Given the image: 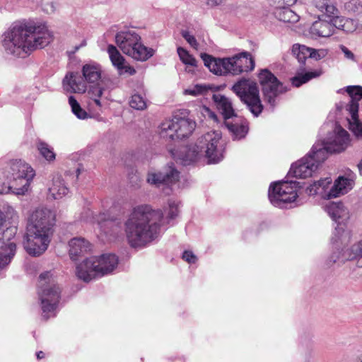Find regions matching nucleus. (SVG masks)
I'll use <instances>...</instances> for the list:
<instances>
[{"mask_svg": "<svg viewBox=\"0 0 362 362\" xmlns=\"http://www.w3.org/2000/svg\"><path fill=\"white\" fill-rule=\"evenodd\" d=\"M331 184L332 179L330 177H325L308 186L306 189V192L309 195H315L320 193L322 194V197H325V194L327 193V189Z\"/></svg>", "mask_w": 362, "mask_h": 362, "instance_id": "c9c22d12", "label": "nucleus"}, {"mask_svg": "<svg viewBox=\"0 0 362 362\" xmlns=\"http://www.w3.org/2000/svg\"><path fill=\"white\" fill-rule=\"evenodd\" d=\"M354 186L353 176H339L331 188L325 194V198L331 199L338 197L348 193Z\"/></svg>", "mask_w": 362, "mask_h": 362, "instance_id": "5701e85b", "label": "nucleus"}, {"mask_svg": "<svg viewBox=\"0 0 362 362\" xmlns=\"http://www.w3.org/2000/svg\"><path fill=\"white\" fill-rule=\"evenodd\" d=\"M313 5L322 13V17L329 18L332 23L339 16V10L329 0H313Z\"/></svg>", "mask_w": 362, "mask_h": 362, "instance_id": "c756f323", "label": "nucleus"}, {"mask_svg": "<svg viewBox=\"0 0 362 362\" xmlns=\"http://www.w3.org/2000/svg\"><path fill=\"white\" fill-rule=\"evenodd\" d=\"M359 24L360 22L358 21V19L355 21L352 18H344L339 16L334 20L333 23L334 28L346 33L354 32Z\"/></svg>", "mask_w": 362, "mask_h": 362, "instance_id": "f704fd0d", "label": "nucleus"}, {"mask_svg": "<svg viewBox=\"0 0 362 362\" xmlns=\"http://www.w3.org/2000/svg\"><path fill=\"white\" fill-rule=\"evenodd\" d=\"M214 87L206 84H197L185 90V94L197 96L206 93L209 90H212Z\"/></svg>", "mask_w": 362, "mask_h": 362, "instance_id": "a18cd8bd", "label": "nucleus"}, {"mask_svg": "<svg viewBox=\"0 0 362 362\" xmlns=\"http://www.w3.org/2000/svg\"><path fill=\"white\" fill-rule=\"evenodd\" d=\"M37 148L40 155L47 161L51 162L55 160L56 154L53 148L42 140L37 143Z\"/></svg>", "mask_w": 362, "mask_h": 362, "instance_id": "58836bf2", "label": "nucleus"}, {"mask_svg": "<svg viewBox=\"0 0 362 362\" xmlns=\"http://www.w3.org/2000/svg\"><path fill=\"white\" fill-rule=\"evenodd\" d=\"M16 216L15 210L8 204L0 202V240L11 242V237L14 236L16 228L10 227L11 220Z\"/></svg>", "mask_w": 362, "mask_h": 362, "instance_id": "dca6fc26", "label": "nucleus"}, {"mask_svg": "<svg viewBox=\"0 0 362 362\" xmlns=\"http://www.w3.org/2000/svg\"><path fill=\"white\" fill-rule=\"evenodd\" d=\"M107 52L112 64L117 69H122L123 67L124 59L121 55L117 47L112 45H109L107 47Z\"/></svg>", "mask_w": 362, "mask_h": 362, "instance_id": "a19ab883", "label": "nucleus"}, {"mask_svg": "<svg viewBox=\"0 0 362 362\" xmlns=\"http://www.w3.org/2000/svg\"><path fill=\"white\" fill-rule=\"evenodd\" d=\"M291 6L274 7V16L283 22L295 23L299 21V16L290 8Z\"/></svg>", "mask_w": 362, "mask_h": 362, "instance_id": "473e14b6", "label": "nucleus"}, {"mask_svg": "<svg viewBox=\"0 0 362 362\" xmlns=\"http://www.w3.org/2000/svg\"><path fill=\"white\" fill-rule=\"evenodd\" d=\"M37 294L43 317L48 319L54 316L59 302L61 288L50 272L40 275Z\"/></svg>", "mask_w": 362, "mask_h": 362, "instance_id": "423d86ee", "label": "nucleus"}, {"mask_svg": "<svg viewBox=\"0 0 362 362\" xmlns=\"http://www.w3.org/2000/svg\"><path fill=\"white\" fill-rule=\"evenodd\" d=\"M82 74L86 83H97L101 78L100 66L93 62L86 64L83 66Z\"/></svg>", "mask_w": 362, "mask_h": 362, "instance_id": "7c9ffc66", "label": "nucleus"}, {"mask_svg": "<svg viewBox=\"0 0 362 362\" xmlns=\"http://www.w3.org/2000/svg\"><path fill=\"white\" fill-rule=\"evenodd\" d=\"M308 52H310L309 47L305 45L296 44L292 47V52L300 63H304L308 59Z\"/></svg>", "mask_w": 362, "mask_h": 362, "instance_id": "37998d69", "label": "nucleus"}, {"mask_svg": "<svg viewBox=\"0 0 362 362\" xmlns=\"http://www.w3.org/2000/svg\"><path fill=\"white\" fill-rule=\"evenodd\" d=\"M346 119L349 129L358 140H362V122L358 119V115H350Z\"/></svg>", "mask_w": 362, "mask_h": 362, "instance_id": "4c0bfd02", "label": "nucleus"}, {"mask_svg": "<svg viewBox=\"0 0 362 362\" xmlns=\"http://www.w3.org/2000/svg\"><path fill=\"white\" fill-rule=\"evenodd\" d=\"M322 128L328 129L329 133L322 142L313 145V152L317 153L319 160H325L329 153H341L350 146L349 134L337 122H329Z\"/></svg>", "mask_w": 362, "mask_h": 362, "instance_id": "20e7f679", "label": "nucleus"}, {"mask_svg": "<svg viewBox=\"0 0 362 362\" xmlns=\"http://www.w3.org/2000/svg\"><path fill=\"white\" fill-rule=\"evenodd\" d=\"M196 127V122L188 117L176 115L171 120L163 122L160 134L163 138L171 140L182 139L190 135Z\"/></svg>", "mask_w": 362, "mask_h": 362, "instance_id": "9b49d317", "label": "nucleus"}, {"mask_svg": "<svg viewBox=\"0 0 362 362\" xmlns=\"http://www.w3.org/2000/svg\"><path fill=\"white\" fill-rule=\"evenodd\" d=\"M313 5L322 13V17L329 18L332 23L339 16V10L329 0H313Z\"/></svg>", "mask_w": 362, "mask_h": 362, "instance_id": "c85d7f7f", "label": "nucleus"}, {"mask_svg": "<svg viewBox=\"0 0 362 362\" xmlns=\"http://www.w3.org/2000/svg\"><path fill=\"white\" fill-rule=\"evenodd\" d=\"M12 190L10 185L0 184V194L9 193Z\"/></svg>", "mask_w": 362, "mask_h": 362, "instance_id": "6e6d98bb", "label": "nucleus"}, {"mask_svg": "<svg viewBox=\"0 0 362 362\" xmlns=\"http://www.w3.org/2000/svg\"><path fill=\"white\" fill-rule=\"evenodd\" d=\"M170 152L174 158L180 160L185 165H189L204 157L196 144L183 146L179 151H170Z\"/></svg>", "mask_w": 362, "mask_h": 362, "instance_id": "b1692460", "label": "nucleus"}, {"mask_svg": "<svg viewBox=\"0 0 362 362\" xmlns=\"http://www.w3.org/2000/svg\"><path fill=\"white\" fill-rule=\"evenodd\" d=\"M233 90L240 98L251 113H261L263 105L259 98V89L255 82L242 78L233 86Z\"/></svg>", "mask_w": 362, "mask_h": 362, "instance_id": "f8f14e48", "label": "nucleus"}, {"mask_svg": "<svg viewBox=\"0 0 362 362\" xmlns=\"http://www.w3.org/2000/svg\"><path fill=\"white\" fill-rule=\"evenodd\" d=\"M233 140H240L248 133L247 122L238 115H219Z\"/></svg>", "mask_w": 362, "mask_h": 362, "instance_id": "a211bd4d", "label": "nucleus"}, {"mask_svg": "<svg viewBox=\"0 0 362 362\" xmlns=\"http://www.w3.org/2000/svg\"><path fill=\"white\" fill-rule=\"evenodd\" d=\"M69 103L71 107L73 113H80L81 112L82 110L81 106L74 96H70L69 98Z\"/></svg>", "mask_w": 362, "mask_h": 362, "instance_id": "3c124183", "label": "nucleus"}, {"mask_svg": "<svg viewBox=\"0 0 362 362\" xmlns=\"http://www.w3.org/2000/svg\"><path fill=\"white\" fill-rule=\"evenodd\" d=\"M297 182L279 181L271 184L268 197L270 202L276 207L284 208L288 203H291L297 197Z\"/></svg>", "mask_w": 362, "mask_h": 362, "instance_id": "ddd939ff", "label": "nucleus"}, {"mask_svg": "<svg viewBox=\"0 0 362 362\" xmlns=\"http://www.w3.org/2000/svg\"><path fill=\"white\" fill-rule=\"evenodd\" d=\"M321 75V71H308L304 74H298L292 79V84L296 87H299L303 83H305L313 78H316Z\"/></svg>", "mask_w": 362, "mask_h": 362, "instance_id": "79ce46f5", "label": "nucleus"}, {"mask_svg": "<svg viewBox=\"0 0 362 362\" xmlns=\"http://www.w3.org/2000/svg\"><path fill=\"white\" fill-rule=\"evenodd\" d=\"M340 49H341V52L344 54V56L347 59L353 60V61L355 60L354 54L347 47H346L344 45H341Z\"/></svg>", "mask_w": 362, "mask_h": 362, "instance_id": "5fc2aeb1", "label": "nucleus"}, {"mask_svg": "<svg viewBox=\"0 0 362 362\" xmlns=\"http://www.w3.org/2000/svg\"><path fill=\"white\" fill-rule=\"evenodd\" d=\"M346 91L349 97L346 100L341 101L337 104V111H345L351 114L358 113L359 102L362 99V87L359 86H348Z\"/></svg>", "mask_w": 362, "mask_h": 362, "instance_id": "aec40b11", "label": "nucleus"}, {"mask_svg": "<svg viewBox=\"0 0 362 362\" xmlns=\"http://www.w3.org/2000/svg\"><path fill=\"white\" fill-rule=\"evenodd\" d=\"M130 106L137 110H143L146 107V103L143 98L138 94L132 96L129 101Z\"/></svg>", "mask_w": 362, "mask_h": 362, "instance_id": "49530a36", "label": "nucleus"}, {"mask_svg": "<svg viewBox=\"0 0 362 362\" xmlns=\"http://www.w3.org/2000/svg\"><path fill=\"white\" fill-rule=\"evenodd\" d=\"M77 118L79 119L85 120L89 118H95L97 120H100V119L96 117L98 115H76Z\"/></svg>", "mask_w": 362, "mask_h": 362, "instance_id": "680f3d73", "label": "nucleus"}, {"mask_svg": "<svg viewBox=\"0 0 362 362\" xmlns=\"http://www.w3.org/2000/svg\"><path fill=\"white\" fill-rule=\"evenodd\" d=\"M213 100L221 113H234L231 100L220 93L213 95Z\"/></svg>", "mask_w": 362, "mask_h": 362, "instance_id": "e433bc0d", "label": "nucleus"}, {"mask_svg": "<svg viewBox=\"0 0 362 362\" xmlns=\"http://www.w3.org/2000/svg\"><path fill=\"white\" fill-rule=\"evenodd\" d=\"M309 51L310 52H308V58H313L315 59H318L320 58V56L317 52V50L312 48H309Z\"/></svg>", "mask_w": 362, "mask_h": 362, "instance_id": "052dcab7", "label": "nucleus"}, {"mask_svg": "<svg viewBox=\"0 0 362 362\" xmlns=\"http://www.w3.org/2000/svg\"><path fill=\"white\" fill-rule=\"evenodd\" d=\"M121 71H123L124 73L128 74L129 75H134L136 73V70L134 67L130 66H126L123 64V67L122 69H119Z\"/></svg>", "mask_w": 362, "mask_h": 362, "instance_id": "4d7b16f0", "label": "nucleus"}, {"mask_svg": "<svg viewBox=\"0 0 362 362\" xmlns=\"http://www.w3.org/2000/svg\"><path fill=\"white\" fill-rule=\"evenodd\" d=\"M35 176V171L27 163L22 160H14L9 163L6 177L12 183L13 192L25 194Z\"/></svg>", "mask_w": 362, "mask_h": 362, "instance_id": "1a4fd4ad", "label": "nucleus"}, {"mask_svg": "<svg viewBox=\"0 0 362 362\" xmlns=\"http://www.w3.org/2000/svg\"><path fill=\"white\" fill-rule=\"evenodd\" d=\"M201 57L204 65L209 68L210 71L216 75H224L228 74L226 59H216L207 54H202Z\"/></svg>", "mask_w": 362, "mask_h": 362, "instance_id": "cd10ccee", "label": "nucleus"}, {"mask_svg": "<svg viewBox=\"0 0 362 362\" xmlns=\"http://www.w3.org/2000/svg\"><path fill=\"white\" fill-rule=\"evenodd\" d=\"M64 88L71 93H83L87 90V85L78 72H69L63 79Z\"/></svg>", "mask_w": 362, "mask_h": 362, "instance_id": "393cba45", "label": "nucleus"}, {"mask_svg": "<svg viewBox=\"0 0 362 362\" xmlns=\"http://www.w3.org/2000/svg\"><path fill=\"white\" fill-rule=\"evenodd\" d=\"M86 45V40H83V42H81V44L78 46H75L74 47V51L72 52V53H75L77 50H78V49L81 47H84L85 45Z\"/></svg>", "mask_w": 362, "mask_h": 362, "instance_id": "0e129e2a", "label": "nucleus"}, {"mask_svg": "<svg viewBox=\"0 0 362 362\" xmlns=\"http://www.w3.org/2000/svg\"><path fill=\"white\" fill-rule=\"evenodd\" d=\"M362 258V239L356 242L342 252H334L329 257V264H341L347 260H355Z\"/></svg>", "mask_w": 362, "mask_h": 362, "instance_id": "4be33fe9", "label": "nucleus"}, {"mask_svg": "<svg viewBox=\"0 0 362 362\" xmlns=\"http://www.w3.org/2000/svg\"><path fill=\"white\" fill-rule=\"evenodd\" d=\"M345 11L350 13L358 16V21L362 19V1L350 0L344 4Z\"/></svg>", "mask_w": 362, "mask_h": 362, "instance_id": "ea45409f", "label": "nucleus"}, {"mask_svg": "<svg viewBox=\"0 0 362 362\" xmlns=\"http://www.w3.org/2000/svg\"><path fill=\"white\" fill-rule=\"evenodd\" d=\"M324 161L319 160L313 147L309 153L291 165L288 175L296 178H307L312 176Z\"/></svg>", "mask_w": 362, "mask_h": 362, "instance_id": "4468645a", "label": "nucleus"}, {"mask_svg": "<svg viewBox=\"0 0 362 362\" xmlns=\"http://www.w3.org/2000/svg\"><path fill=\"white\" fill-rule=\"evenodd\" d=\"M42 10L48 14H52L54 13L56 6L53 2H47L42 4Z\"/></svg>", "mask_w": 362, "mask_h": 362, "instance_id": "864d4df0", "label": "nucleus"}, {"mask_svg": "<svg viewBox=\"0 0 362 362\" xmlns=\"http://www.w3.org/2000/svg\"><path fill=\"white\" fill-rule=\"evenodd\" d=\"M182 258L189 264L195 263L197 259L196 255L192 252L187 250L183 252Z\"/></svg>", "mask_w": 362, "mask_h": 362, "instance_id": "603ef678", "label": "nucleus"}, {"mask_svg": "<svg viewBox=\"0 0 362 362\" xmlns=\"http://www.w3.org/2000/svg\"><path fill=\"white\" fill-rule=\"evenodd\" d=\"M195 144L209 163H218L223 160L224 143L220 132H209L200 136Z\"/></svg>", "mask_w": 362, "mask_h": 362, "instance_id": "9d476101", "label": "nucleus"}, {"mask_svg": "<svg viewBox=\"0 0 362 362\" xmlns=\"http://www.w3.org/2000/svg\"><path fill=\"white\" fill-rule=\"evenodd\" d=\"M49 194L54 199H61L67 194L69 189L64 185L60 176H55L52 179V185L48 189Z\"/></svg>", "mask_w": 362, "mask_h": 362, "instance_id": "72a5a7b5", "label": "nucleus"}, {"mask_svg": "<svg viewBox=\"0 0 362 362\" xmlns=\"http://www.w3.org/2000/svg\"><path fill=\"white\" fill-rule=\"evenodd\" d=\"M16 245L14 242H3L0 247V270L8 265L15 255Z\"/></svg>", "mask_w": 362, "mask_h": 362, "instance_id": "2f4dec72", "label": "nucleus"}, {"mask_svg": "<svg viewBox=\"0 0 362 362\" xmlns=\"http://www.w3.org/2000/svg\"><path fill=\"white\" fill-rule=\"evenodd\" d=\"M208 119L210 122H218L219 120L218 115H207Z\"/></svg>", "mask_w": 362, "mask_h": 362, "instance_id": "e2e57ef3", "label": "nucleus"}, {"mask_svg": "<svg viewBox=\"0 0 362 362\" xmlns=\"http://www.w3.org/2000/svg\"><path fill=\"white\" fill-rule=\"evenodd\" d=\"M177 214L178 206L175 201H169L164 212L154 210L148 205L134 208L124 223V231L129 245L138 247L152 242L159 235L161 228L170 224Z\"/></svg>", "mask_w": 362, "mask_h": 362, "instance_id": "f257e3e1", "label": "nucleus"}, {"mask_svg": "<svg viewBox=\"0 0 362 362\" xmlns=\"http://www.w3.org/2000/svg\"><path fill=\"white\" fill-rule=\"evenodd\" d=\"M226 0H207V5L211 7L220 6L224 4Z\"/></svg>", "mask_w": 362, "mask_h": 362, "instance_id": "13d9d810", "label": "nucleus"}, {"mask_svg": "<svg viewBox=\"0 0 362 362\" xmlns=\"http://www.w3.org/2000/svg\"><path fill=\"white\" fill-rule=\"evenodd\" d=\"M325 211L337 225L332 237V242L345 245L348 243L352 233L347 226L349 219V211L341 202H329L325 206Z\"/></svg>", "mask_w": 362, "mask_h": 362, "instance_id": "6e6552de", "label": "nucleus"}, {"mask_svg": "<svg viewBox=\"0 0 362 362\" xmlns=\"http://www.w3.org/2000/svg\"><path fill=\"white\" fill-rule=\"evenodd\" d=\"M182 36L193 48L197 49L199 44L193 35H190L187 31H182Z\"/></svg>", "mask_w": 362, "mask_h": 362, "instance_id": "09e8293b", "label": "nucleus"}, {"mask_svg": "<svg viewBox=\"0 0 362 362\" xmlns=\"http://www.w3.org/2000/svg\"><path fill=\"white\" fill-rule=\"evenodd\" d=\"M228 74L238 75L252 71L255 68V59L250 53L243 52L232 57L226 58Z\"/></svg>", "mask_w": 362, "mask_h": 362, "instance_id": "f3484780", "label": "nucleus"}, {"mask_svg": "<svg viewBox=\"0 0 362 362\" xmlns=\"http://www.w3.org/2000/svg\"><path fill=\"white\" fill-rule=\"evenodd\" d=\"M52 40V35L45 24H16L5 34L2 46L8 54L24 57L34 49L45 47Z\"/></svg>", "mask_w": 362, "mask_h": 362, "instance_id": "f03ea898", "label": "nucleus"}, {"mask_svg": "<svg viewBox=\"0 0 362 362\" xmlns=\"http://www.w3.org/2000/svg\"><path fill=\"white\" fill-rule=\"evenodd\" d=\"M179 172L173 165H169L165 172L151 170L147 175V182L150 185L159 187L161 185H173L178 181Z\"/></svg>", "mask_w": 362, "mask_h": 362, "instance_id": "412c9836", "label": "nucleus"}, {"mask_svg": "<svg viewBox=\"0 0 362 362\" xmlns=\"http://www.w3.org/2000/svg\"><path fill=\"white\" fill-rule=\"evenodd\" d=\"M115 43L124 54L136 60L144 62L153 56V49L145 47L141 42V37L134 30L118 32Z\"/></svg>", "mask_w": 362, "mask_h": 362, "instance_id": "0eeeda50", "label": "nucleus"}, {"mask_svg": "<svg viewBox=\"0 0 362 362\" xmlns=\"http://www.w3.org/2000/svg\"><path fill=\"white\" fill-rule=\"evenodd\" d=\"M69 256L73 260L77 259L80 256L83 255L90 250V243L83 238H74L69 243Z\"/></svg>", "mask_w": 362, "mask_h": 362, "instance_id": "bb28decb", "label": "nucleus"}, {"mask_svg": "<svg viewBox=\"0 0 362 362\" xmlns=\"http://www.w3.org/2000/svg\"><path fill=\"white\" fill-rule=\"evenodd\" d=\"M36 356H37V359H42L45 357V354H44V352L40 351L36 354Z\"/></svg>", "mask_w": 362, "mask_h": 362, "instance_id": "69168bd1", "label": "nucleus"}, {"mask_svg": "<svg viewBox=\"0 0 362 362\" xmlns=\"http://www.w3.org/2000/svg\"><path fill=\"white\" fill-rule=\"evenodd\" d=\"M118 262V257L115 254L91 257L77 265L76 274L79 279L89 282L112 273L117 268Z\"/></svg>", "mask_w": 362, "mask_h": 362, "instance_id": "39448f33", "label": "nucleus"}, {"mask_svg": "<svg viewBox=\"0 0 362 362\" xmlns=\"http://www.w3.org/2000/svg\"><path fill=\"white\" fill-rule=\"evenodd\" d=\"M274 7L291 6L297 0H272Z\"/></svg>", "mask_w": 362, "mask_h": 362, "instance_id": "8fccbe9b", "label": "nucleus"}, {"mask_svg": "<svg viewBox=\"0 0 362 362\" xmlns=\"http://www.w3.org/2000/svg\"><path fill=\"white\" fill-rule=\"evenodd\" d=\"M309 51L310 52H308V58H313L315 59H318L320 58V56L317 52V50L312 48H309Z\"/></svg>", "mask_w": 362, "mask_h": 362, "instance_id": "bf43d9fd", "label": "nucleus"}, {"mask_svg": "<svg viewBox=\"0 0 362 362\" xmlns=\"http://www.w3.org/2000/svg\"><path fill=\"white\" fill-rule=\"evenodd\" d=\"M334 27L333 23L321 20L315 21L309 28V34L311 37H328L334 33Z\"/></svg>", "mask_w": 362, "mask_h": 362, "instance_id": "a878e982", "label": "nucleus"}, {"mask_svg": "<svg viewBox=\"0 0 362 362\" xmlns=\"http://www.w3.org/2000/svg\"><path fill=\"white\" fill-rule=\"evenodd\" d=\"M56 222L54 211L47 207H37L30 214L23 246L33 256H39L46 251L54 232Z\"/></svg>", "mask_w": 362, "mask_h": 362, "instance_id": "7ed1b4c3", "label": "nucleus"}, {"mask_svg": "<svg viewBox=\"0 0 362 362\" xmlns=\"http://www.w3.org/2000/svg\"><path fill=\"white\" fill-rule=\"evenodd\" d=\"M357 362H362V355L357 358Z\"/></svg>", "mask_w": 362, "mask_h": 362, "instance_id": "774afa93", "label": "nucleus"}, {"mask_svg": "<svg viewBox=\"0 0 362 362\" xmlns=\"http://www.w3.org/2000/svg\"><path fill=\"white\" fill-rule=\"evenodd\" d=\"M89 97L98 106H100L99 98L103 94V88L99 86H93L88 92Z\"/></svg>", "mask_w": 362, "mask_h": 362, "instance_id": "de8ad7c7", "label": "nucleus"}, {"mask_svg": "<svg viewBox=\"0 0 362 362\" xmlns=\"http://www.w3.org/2000/svg\"><path fill=\"white\" fill-rule=\"evenodd\" d=\"M259 80L262 86V91L271 105H274L275 98L286 92L287 89L276 77L269 70L263 69L259 74Z\"/></svg>", "mask_w": 362, "mask_h": 362, "instance_id": "2eb2a0df", "label": "nucleus"}, {"mask_svg": "<svg viewBox=\"0 0 362 362\" xmlns=\"http://www.w3.org/2000/svg\"><path fill=\"white\" fill-rule=\"evenodd\" d=\"M91 221L96 223L101 233L107 236L115 237L120 231L119 222L111 216L109 211L93 216Z\"/></svg>", "mask_w": 362, "mask_h": 362, "instance_id": "6ab92c4d", "label": "nucleus"}, {"mask_svg": "<svg viewBox=\"0 0 362 362\" xmlns=\"http://www.w3.org/2000/svg\"><path fill=\"white\" fill-rule=\"evenodd\" d=\"M177 52L180 59L183 64L191 66H197V60L188 52V51L181 47H179L177 49Z\"/></svg>", "mask_w": 362, "mask_h": 362, "instance_id": "c03bdc74", "label": "nucleus"}, {"mask_svg": "<svg viewBox=\"0 0 362 362\" xmlns=\"http://www.w3.org/2000/svg\"><path fill=\"white\" fill-rule=\"evenodd\" d=\"M358 168L360 174L362 175V160L358 164Z\"/></svg>", "mask_w": 362, "mask_h": 362, "instance_id": "338daca9", "label": "nucleus"}]
</instances>
